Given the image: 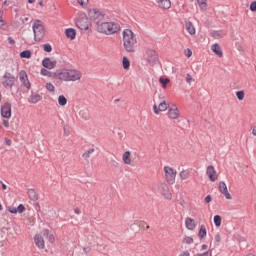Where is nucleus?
Returning a JSON list of instances; mask_svg holds the SVG:
<instances>
[{
	"label": "nucleus",
	"instance_id": "obj_1",
	"mask_svg": "<svg viewBox=\"0 0 256 256\" xmlns=\"http://www.w3.org/2000/svg\"><path fill=\"white\" fill-rule=\"evenodd\" d=\"M90 17L96 25L98 33L103 35H115L121 31V26L117 22L105 21V15L97 10L90 11Z\"/></svg>",
	"mask_w": 256,
	"mask_h": 256
},
{
	"label": "nucleus",
	"instance_id": "obj_2",
	"mask_svg": "<svg viewBox=\"0 0 256 256\" xmlns=\"http://www.w3.org/2000/svg\"><path fill=\"white\" fill-rule=\"evenodd\" d=\"M123 45L127 53H135V45H137V38L130 29L123 31Z\"/></svg>",
	"mask_w": 256,
	"mask_h": 256
},
{
	"label": "nucleus",
	"instance_id": "obj_3",
	"mask_svg": "<svg viewBox=\"0 0 256 256\" xmlns=\"http://www.w3.org/2000/svg\"><path fill=\"white\" fill-rule=\"evenodd\" d=\"M55 76L59 81H79L81 79V71L75 69H63Z\"/></svg>",
	"mask_w": 256,
	"mask_h": 256
},
{
	"label": "nucleus",
	"instance_id": "obj_4",
	"mask_svg": "<svg viewBox=\"0 0 256 256\" xmlns=\"http://www.w3.org/2000/svg\"><path fill=\"white\" fill-rule=\"evenodd\" d=\"M34 40L39 42L45 37V26L41 20H34L32 25Z\"/></svg>",
	"mask_w": 256,
	"mask_h": 256
},
{
	"label": "nucleus",
	"instance_id": "obj_5",
	"mask_svg": "<svg viewBox=\"0 0 256 256\" xmlns=\"http://www.w3.org/2000/svg\"><path fill=\"white\" fill-rule=\"evenodd\" d=\"M165 179L169 185L175 183V177H177V171L169 166H164Z\"/></svg>",
	"mask_w": 256,
	"mask_h": 256
},
{
	"label": "nucleus",
	"instance_id": "obj_6",
	"mask_svg": "<svg viewBox=\"0 0 256 256\" xmlns=\"http://www.w3.org/2000/svg\"><path fill=\"white\" fill-rule=\"evenodd\" d=\"M2 79L3 87H13V85H15V75L9 72H5Z\"/></svg>",
	"mask_w": 256,
	"mask_h": 256
},
{
	"label": "nucleus",
	"instance_id": "obj_7",
	"mask_svg": "<svg viewBox=\"0 0 256 256\" xmlns=\"http://www.w3.org/2000/svg\"><path fill=\"white\" fill-rule=\"evenodd\" d=\"M19 80L26 89H31V82H29V77L27 76V72H25V70H21L19 72Z\"/></svg>",
	"mask_w": 256,
	"mask_h": 256
},
{
	"label": "nucleus",
	"instance_id": "obj_8",
	"mask_svg": "<svg viewBox=\"0 0 256 256\" xmlns=\"http://www.w3.org/2000/svg\"><path fill=\"white\" fill-rule=\"evenodd\" d=\"M1 115L4 119H11V103L5 102L1 106Z\"/></svg>",
	"mask_w": 256,
	"mask_h": 256
},
{
	"label": "nucleus",
	"instance_id": "obj_9",
	"mask_svg": "<svg viewBox=\"0 0 256 256\" xmlns=\"http://www.w3.org/2000/svg\"><path fill=\"white\" fill-rule=\"evenodd\" d=\"M147 55V61L150 65L157 64V61H159V56L157 55V52L155 50H148L146 52Z\"/></svg>",
	"mask_w": 256,
	"mask_h": 256
},
{
	"label": "nucleus",
	"instance_id": "obj_10",
	"mask_svg": "<svg viewBox=\"0 0 256 256\" xmlns=\"http://www.w3.org/2000/svg\"><path fill=\"white\" fill-rule=\"evenodd\" d=\"M157 191L161 193L166 199H171V193L169 192V186H167L165 183H160L157 186Z\"/></svg>",
	"mask_w": 256,
	"mask_h": 256
},
{
	"label": "nucleus",
	"instance_id": "obj_11",
	"mask_svg": "<svg viewBox=\"0 0 256 256\" xmlns=\"http://www.w3.org/2000/svg\"><path fill=\"white\" fill-rule=\"evenodd\" d=\"M180 115L179 108H177V105L173 104L169 109H168V117L170 119H178Z\"/></svg>",
	"mask_w": 256,
	"mask_h": 256
},
{
	"label": "nucleus",
	"instance_id": "obj_12",
	"mask_svg": "<svg viewBox=\"0 0 256 256\" xmlns=\"http://www.w3.org/2000/svg\"><path fill=\"white\" fill-rule=\"evenodd\" d=\"M206 175L209 177L212 183H215V181H217V171H215V167H213L212 165L207 167Z\"/></svg>",
	"mask_w": 256,
	"mask_h": 256
},
{
	"label": "nucleus",
	"instance_id": "obj_13",
	"mask_svg": "<svg viewBox=\"0 0 256 256\" xmlns=\"http://www.w3.org/2000/svg\"><path fill=\"white\" fill-rule=\"evenodd\" d=\"M34 243L38 249H45V239L40 234L34 236Z\"/></svg>",
	"mask_w": 256,
	"mask_h": 256
},
{
	"label": "nucleus",
	"instance_id": "obj_14",
	"mask_svg": "<svg viewBox=\"0 0 256 256\" xmlns=\"http://www.w3.org/2000/svg\"><path fill=\"white\" fill-rule=\"evenodd\" d=\"M218 187H219L220 193H222V195H224V197L226 199H232L231 194L229 193V190L227 189V184H225V182H223V181L220 182Z\"/></svg>",
	"mask_w": 256,
	"mask_h": 256
},
{
	"label": "nucleus",
	"instance_id": "obj_15",
	"mask_svg": "<svg viewBox=\"0 0 256 256\" xmlns=\"http://www.w3.org/2000/svg\"><path fill=\"white\" fill-rule=\"evenodd\" d=\"M42 65L45 69H55V67H57V61H51V58H44Z\"/></svg>",
	"mask_w": 256,
	"mask_h": 256
},
{
	"label": "nucleus",
	"instance_id": "obj_16",
	"mask_svg": "<svg viewBox=\"0 0 256 256\" xmlns=\"http://www.w3.org/2000/svg\"><path fill=\"white\" fill-rule=\"evenodd\" d=\"M185 225H186V229H188L189 231H193L195 227H197L195 220L190 217L186 218Z\"/></svg>",
	"mask_w": 256,
	"mask_h": 256
},
{
	"label": "nucleus",
	"instance_id": "obj_17",
	"mask_svg": "<svg viewBox=\"0 0 256 256\" xmlns=\"http://www.w3.org/2000/svg\"><path fill=\"white\" fill-rule=\"evenodd\" d=\"M157 3L160 9H171V0H158Z\"/></svg>",
	"mask_w": 256,
	"mask_h": 256
},
{
	"label": "nucleus",
	"instance_id": "obj_18",
	"mask_svg": "<svg viewBox=\"0 0 256 256\" xmlns=\"http://www.w3.org/2000/svg\"><path fill=\"white\" fill-rule=\"evenodd\" d=\"M39 101H41V95L38 93H32L28 98V103H31L32 105L39 103Z\"/></svg>",
	"mask_w": 256,
	"mask_h": 256
},
{
	"label": "nucleus",
	"instance_id": "obj_19",
	"mask_svg": "<svg viewBox=\"0 0 256 256\" xmlns=\"http://www.w3.org/2000/svg\"><path fill=\"white\" fill-rule=\"evenodd\" d=\"M65 35L68 39H71L73 41V39H75V37H77V32L73 28H67L65 30Z\"/></svg>",
	"mask_w": 256,
	"mask_h": 256
},
{
	"label": "nucleus",
	"instance_id": "obj_20",
	"mask_svg": "<svg viewBox=\"0 0 256 256\" xmlns=\"http://www.w3.org/2000/svg\"><path fill=\"white\" fill-rule=\"evenodd\" d=\"M211 50L213 51V53H215V55H218V57L223 56V50H221V46H219V44H213L211 46Z\"/></svg>",
	"mask_w": 256,
	"mask_h": 256
},
{
	"label": "nucleus",
	"instance_id": "obj_21",
	"mask_svg": "<svg viewBox=\"0 0 256 256\" xmlns=\"http://www.w3.org/2000/svg\"><path fill=\"white\" fill-rule=\"evenodd\" d=\"M122 161L125 163V165H131V152H124L122 156Z\"/></svg>",
	"mask_w": 256,
	"mask_h": 256
},
{
	"label": "nucleus",
	"instance_id": "obj_22",
	"mask_svg": "<svg viewBox=\"0 0 256 256\" xmlns=\"http://www.w3.org/2000/svg\"><path fill=\"white\" fill-rule=\"evenodd\" d=\"M198 237L199 239H205V237H207V228L203 224L200 226Z\"/></svg>",
	"mask_w": 256,
	"mask_h": 256
},
{
	"label": "nucleus",
	"instance_id": "obj_23",
	"mask_svg": "<svg viewBox=\"0 0 256 256\" xmlns=\"http://www.w3.org/2000/svg\"><path fill=\"white\" fill-rule=\"evenodd\" d=\"M186 31H188L189 35H195V26H193V23L191 22H186L185 24Z\"/></svg>",
	"mask_w": 256,
	"mask_h": 256
},
{
	"label": "nucleus",
	"instance_id": "obj_24",
	"mask_svg": "<svg viewBox=\"0 0 256 256\" xmlns=\"http://www.w3.org/2000/svg\"><path fill=\"white\" fill-rule=\"evenodd\" d=\"M28 197L31 201H37L39 199V196H37V192H35V189H28Z\"/></svg>",
	"mask_w": 256,
	"mask_h": 256
},
{
	"label": "nucleus",
	"instance_id": "obj_25",
	"mask_svg": "<svg viewBox=\"0 0 256 256\" xmlns=\"http://www.w3.org/2000/svg\"><path fill=\"white\" fill-rule=\"evenodd\" d=\"M179 177L182 181H185L186 179H189L191 177V172L189 170H182L179 173Z\"/></svg>",
	"mask_w": 256,
	"mask_h": 256
},
{
	"label": "nucleus",
	"instance_id": "obj_26",
	"mask_svg": "<svg viewBox=\"0 0 256 256\" xmlns=\"http://www.w3.org/2000/svg\"><path fill=\"white\" fill-rule=\"evenodd\" d=\"M41 75H43V77H57V73H53L49 70H47L46 68H42L40 71Z\"/></svg>",
	"mask_w": 256,
	"mask_h": 256
},
{
	"label": "nucleus",
	"instance_id": "obj_27",
	"mask_svg": "<svg viewBox=\"0 0 256 256\" xmlns=\"http://www.w3.org/2000/svg\"><path fill=\"white\" fill-rule=\"evenodd\" d=\"M158 108L160 112L167 111V109H169V103L163 100L162 102L159 103Z\"/></svg>",
	"mask_w": 256,
	"mask_h": 256
},
{
	"label": "nucleus",
	"instance_id": "obj_28",
	"mask_svg": "<svg viewBox=\"0 0 256 256\" xmlns=\"http://www.w3.org/2000/svg\"><path fill=\"white\" fill-rule=\"evenodd\" d=\"M122 67H123V69H129V67H131V61H129V58L123 57Z\"/></svg>",
	"mask_w": 256,
	"mask_h": 256
},
{
	"label": "nucleus",
	"instance_id": "obj_29",
	"mask_svg": "<svg viewBox=\"0 0 256 256\" xmlns=\"http://www.w3.org/2000/svg\"><path fill=\"white\" fill-rule=\"evenodd\" d=\"M201 11H207V0H197Z\"/></svg>",
	"mask_w": 256,
	"mask_h": 256
},
{
	"label": "nucleus",
	"instance_id": "obj_30",
	"mask_svg": "<svg viewBox=\"0 0 256 256\" xmlns=\"http://www.w3.org/2000/svg\"><path fill=\"white\" fill-rule=\"evenodd\" d=\"M21 59H31V51L24 50L20 53Z\"/></svg>",
	"mask_w": 256,
	"mask_h": 256
},
{
	"label": "nucleus",
	"instance_id": "obj_31",
	"mask_svg": "<svg viewBox=\"0 0 256 256\" xmlns=\"http://www.w3.org/2000/svg\"><path fill=\"white\" fill-rule=\"evenodd\" d=\"M58 104L61 106V107H65V105H67V98H65L63 95H60L58 97Z\"/></svg>",
	"mask_w": 256,
	"mask_h": 256
},
{
	"label": "nucleus",
	"instance_id": "obj_32",
	"mask_svg": "<svg viewBox=\"0 0 256 256\" xmlns=\"http://www.w3.org/2000/svg\"><path fill=\"white\" fill-rule=\"evenodd\" d=\"M92 153H95V149L90 148L89 150H87L86 152H84L82 154L83 159H89V157H91Z\"/></svg>",
	"mask_w": 256,
	"mask_h": 256
},
{
	"label": "nucleus",
	"instance_id": "obj_33",
	"mask_svg": "<svg viewBox=\"0 0 256 256\" xmlns=\"http://www.w3.org/2000/svg\"><path fill=\"white\" fill-rule=\"evenodd\" d=\"M236 97L238 101H243V99H245V91L241 90L236 92Z\"/></svg>",
	"mask_w": 256,
	"mask_h": 256
},
{
	"label": "nucleus",
	"instance_id": "obj_34",
	"mask_svg": "<svg viewBox=\"0 0 256 256\" xmlns=\"http://www.w3.org/2000/svg\"><path fill=\"white\" fill-rule=\"evenodd\" d=\"M214 224L216 227H221V216L219 215L214 216Z\"/></svg>",
	"mask_w": 256,
	"mask_h": 256
},
{
	"label": "nucleus",
	"instance_id": "obj_35",
	"mask_svg": "<svg viewBox=\"0 0 256 256\" xmlns=\"http://www.w3.org/2000/svg\"><path fill=\"white\" fill-rule=\"evenodd\" d=\"M46 89L50 93H55V86L52 83H46Z\"/></svg>",
	"mask_w": 256,
	"mask_h": 256
},
{
	"label": "nucleus",
	"instance_id": "obj_36",
	"mask_svg": "<svg viewBox=\"0 0 256 256\" xmlns=\"http://www.w3.org/2000/svg\"><path fill=\"white\" fill-rule=\"evenodd\" d=\"M76 25H77L78 29H81V31L87 30V24H81V21H80V20H78V21L76 22Z\"/></svg>",
	"mask_w": 256,
	"mask_h": 256
},
{
	"label": "nucleus",
	"instance_id": "obj_37",
	"mask_svg": "<svg viewBox=\"0 0 256 256\" xmlns=\"http://www.w3.org/2000/svg\"><path fill=\"white\" fill-rule=\"evenodd\" d=\"M43 50H44L46 53H51V51H53V47H51V44H44V45H43Z\"/></svg>",
	"mask_w": 256,
	"mask_h": 256
},
{
	"label": "nucleus",
	"instance_id": "obj_38",
	"mask_svg": "<svg viewBox=\"0 0 256 256\" xmlns=\"http://www.w3.org/2000/svg\"><path fill=\"white\" fill-rule=\"evenodd\" d=\"M183 243H186V245H191L193 243V238H191L190 236H185Z\"/></svg>",
	"mask_w": 256,
	"mask_h": 256
},
{
	"label": "nucleus",
	"instance_id": "obj_39",
	"mask_svg": "<svg viewBox=\"0 0 256 256\" xmlns=\"http://www.w3.org/2000/svg\"><path fill=\"white\" fill-rule=\"evenodd\" d=\"M212 36L215 37L216 39H219V37H223V32L214 31V32H212Z\"/></svg>",
	"mask_w": 256,
	"mask_h": 256
},
{
	"label": "nucleus",
	"instance_id": "obj_40",
	"mask_svg": "<svg viewBox=\"0 0 256 256\" xmlns=\"http://www.w3.org/2000/svg\"><path fill=\"white\" fill-rule=\"evenodd\" d=\"M79 5H81V7H87V5H89V0H77Z\"/></svg>",
	"mask_w": 256,
	"mask_h": 256
},
{
	"label": "nucleus",
	"instance_id": "obj_41",
	"mask_svg": "<svg viewBox=\"0 0 256 256\" xmlns=\"http://www.w3.org/2000/svg\"><path fill=\"white\" fill-rule=\"evenodd\" d=\"M197 256H213V252L211 250H208L206 252L197 254Z\"/></svg>",
	"mask_w": 256,
	"mask_h": 256
},
{
	"label": "nucleus",
	"instance_id": "obj_42",
	"mask_svg": "<svg viewBox=\"0 0 256 256\" xmlns=\"http://www.w3.org/2000/svg\"><path fill=\"white\" fill-rule=\"evenodd\" d=\"M16 210H17V213H23V211H25V206L23 204H19Z\"/></svg>",
	"mask_w": 256,
	"mask_h": 256
},
{
	"label": "nucleus",
	"instance_id": "obj_43",
	"mask_svg": "<svg viewBox=\"0 0 256 256\" xmlns=\"http://www.w3.org/2000/svg\"><path fill=\"white\" fill-rule=\"evenodd\" d=\"M80 115H82V119H85V121L89 120V114L86 111H81Z\"/></svg>",
	"mask_w": 256,
	"mask_h": 256
},
{
	"label": "nucleus",
	"instance_id": "obj_44",
	"mask_svg": "<svg viewBox=\"0 0 256 256\" xmlns=\"http://www.w3.org/2000/svg\"><path fill=\"white\" fill-rule=\"evenodd\" d=\"M159 81L162 83L163 87H166L167 83H169V79H164L163 77H161Z\"/></svg>",
	"mask_w": 256,
	"mask_h": 256
},
{
	"label": "nucleus",
	"instance_id": "obj_45",
	"mask_svg": "<svg viewBox=\"0 0 256 256\" xmlns=\"http://www.w3.org/2000/svg\"><path fill=\"white\" fill-rule=\"evenodd\" d=\"M153 111L156 115H159V113H161V110H159V106L157 107V104L153 105Z\"/></svg>",
	"mask_w": 256,
	"mask_h": 256
},
{
	"label": "nucleus",
	"instance_id": "obj_46",
	"mask_svg": "<svg viewBox=\"0 0 256 256\" xmlns=\"http://www.w3.org/2000/svg\"><path fill=\"white\" fill-rule=\"evenodd\" d=\"M250 11H252L253 13H255L256 11V1L252 2L250 4Z\"/></svg>",
	"mask_w": 256,
	"mask_h": 256
},
{
	"label": "nucleus",
	"instance_id": "obj_47",
	"mask_svg": "<svg viewBox=\"0 0 256 256\" xmlns=\"http://www.w3.org/2000/svg\"><path fill=\"white\" fill-rule=\"evenodd\" d=\"M48 241L50 243H55V236L53 234H50L48 237H47Z\"/></svg>",
	"mask_w": 256,
	"mask_h": 256
},
{
	"label": "nucleus",
	"instance_id": "obj_48",
	"mask_svg": "<svg viewBox=\"0 0 256 256\" xmlns=\"http://www.w3.org/2000/svg\"><path fill=\"white\" fill-rule=\"evenodd\" d=\"M191 81H193V77H191L190 74L186 75V83H188L189 85H191Z\"/></svg>",
	"mask_w": 256,
	"mask_h": 256
},
{
	"label": "nucleus",
	"instance_id": "obj_49",
	"mask_svg": "<svg viewBox=\"0 0 256 256\" xmlns=\"http://www.w3.org/2000/svg\"><path fill=\"white\" fill-rule=\"evenodd\" d=\"M191 55H193V52L191 51V49H186L185 50V57H191Z\"/></svg>",
	"mask_w": 256,
	"mask_h": 256
},
{
	"label": "nucleus",
	"instance_id": "obj_50",
	"mask_svg": "<svg viewBox=\"0 0 256 256\" xmlns=\"http://www.w3.org/2000/svg\"><path fill=\"white\" fill-rule=\"evenodd\" d=\"M51 234L49 233V230L48 229H44L43 230V236L48 238Z\"/></svg>",
	"mask_w": 256,
	"mask_h": 256
},
{
	"label": "nucleus",
	"instance_id": "obj_51",
	"mask_svg": "<svg viewBox=\"0 0 256 256\" xmlns=\"http://www.w3.org/2000/svg\"><path fill=\"white\" fill-rule=\"evenodd\" d=\"M179 256H191V253H189V251L186 250L180 253Z\"/></svg>",
	"mask_w": 256,
	"mask_h": 256
},
{
	"label": "nucleus",
	"instance_id": "obj_52",
	"mask_svg": "<svg viewBox=\"0 0 256 256\" xmlns=\"http://www.w3.org/2000/svg\"><path fill=\"white\" fill-rule=\"evenodd\" d=\"M3 11L0 12V27H3Z\"/></svg>",
	"mask_w": 256,
	"mask_h": 256
},
{
	"label": "nucleus",
	"instance_id": "obj_53",
	"mask_svg": "<svg viewBox=\"0 0 256 256\" xmlns=\"http://www.w3.org/2000/svg\"><path fill=\"white\" fill-rule=\"evenodd\" d=\"M9 213H12L13 215H15L17 213V208L15 207L9 208Z\"/></svg>",
	"mask_w": 256,
	"mask_h": 256
},
{
	"label": "nucleus",
	"instance_id": "obj_54",
	"mask_svg": "<svg viewBox=\"0 0 256 256\" xmlns=\"http://www.w3.org/2000/svg\"><path fill=\"white\" fill-rule=\"evenodd\" d=\"M64 133L65 135H69V126L67 125L64 126Z\"/></svg>",
	"mask_w": 256,
	"mask_h": 256
},
{
	"label": "nucleus",
	"instance_id": "obj_55",
	"mask_svg": "<svg viewBox=\"0 0 256 256\" xmlns=\"http://www.w3.org/2000/svg\"><path fill=\"white\" fill-rule=\"evenodd\" d=\"M205 203H211V195L205 197Z\"/></svg>",
	"mask_w": 256,
	"mask_h": 256
},
{
	"label": "nucleus",
	"instance_id": "obj_56",
	"mask_svg": "<svg viewBox=\"0 0 256 256\" xmlns=\"http://www.w3.org/2000/svg\"><path fill=\"white\" fill-rule=\"evenodd\" d=\"M8 41H9L10 45H15V40H13V38L8 37Z\"/></svg>",
	"mask_w": 256,
	"mask_h": 256
},
{
	"label": "nucleus",
	"instance_id": "obj_57",
	"mask_svg": "<svg viewBox=\"0 0 256 256\" xmlns=\"http://www.w3.org/2000/svg\"><path fill=\"white\" fill-rule=\"evenodd\" d=\"M3 125H4V127H9V121L8 120H3Z\"/></svg>",
	"mask_w": 256,
	"mask_h": 256
},
{
	"label": "nucleus",
	"instance_id": "obj_58",
	"mask_svg": "<svg viewBox=\"0 0 256 256\" xmlns=\"http://www.w3.org/2000/svg\"><path fill=\"white\" fill-rule=\"evenodd\" d=\"M215 240H216L217 242L221 241V236H220L219 234H217V235L215 236Z\"/></svg>",
	"mask_w": 256,
	"mask_h": 256
},
{
	"label": "nucleus",
	"instance_id": "obj_59",
	"mask_svg": "<svg viewBox=\"0 0 256 256\" xmlns=\"http://www.w3.org/2000/svg\"><path fill=\"white\" fill-rule=\"evenodd\" d=\"M74 212L76 213V215H79L81 213V210H79V208H75Z\"/></svg>",
	"mask_w": 256,
	"mask_h": 256
},
{
	"label": "nucleus",
	"instance_id": "obj_60",
	"mask_svg": "<svg viewBox=\"0 0 256 256\" xmlns=\"http://www.w3.org/2000/svg\"><path fill=\"white\" fill-rule=\"evenodd\" d=\"M1 185H2L3 191L7 190V185L3 184V182H1Z\"/></svg>",
	"mask_w": 256,
	"mask_h": 256
},
{
	"label": "nucleus",
	"instance_id": "obj_61",
	"mask_svg": "<svg viewBox=\"0 0 256 256\" xmlns=\"http://www.w3.org/2000/svg\"><path fill=\"white\" fill-rule=\"evenodd\" d=\"M252 134L256 137V126L253 127Z\"/></svg>",
	"mask_w": 256,
	"mask_h": 256
},
{
	"label": "nucleus",
	"instance_id": "obj_62",
	"mask_svg": "<svg viewBox=\"0 0 256 256\" xmlns=\"http://www.w3.org/2000/svg\"><path fill=\"white\" fill-rule=\"evenodd\" d=\"M201 249H202V251H205V250L207 249V245H206V244H203V245L201 246Z\"/></svg>",
	"mask_w": 256,
	"mask_h": 256
},
{
	"label": "nucleus",
	"instance_id": "obj_63",
	"mask_svg": "<svg viewBox=\"0 0 256 256\" xmlns=\"http://www.w3.org/2000/svg\"><path fill=\"white\" fill-rule=\"evenodd\" d=\"M83 251L84 253H89V248H84Z\"/></svg>",
	"mask_w": 256,
	"mask_h": 256
},
{
	"label": "nucleus",
	"instance_id": "obj_64",
	"mask_svg": "<svg viewBox=\"0 0 256 256\" xmlns=\"http://www.w3.org/2000/svg\"><path fill=\"white\" fill-rule=\"evenodd\" d=\"M6 145H11V140H7Z\"/></svg>",
	"mask_w": 256,
	"mask_h": 256
}]
</instances>
